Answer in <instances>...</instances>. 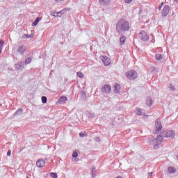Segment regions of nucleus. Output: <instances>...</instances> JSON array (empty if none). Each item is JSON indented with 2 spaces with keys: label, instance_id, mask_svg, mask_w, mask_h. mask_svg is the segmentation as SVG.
<instances>
[{
  "label": "nucleus",
  "instance_id": "nucleus-1",
  "mask_svg": "<svg viewBox=\"0 0 178 178\" xmlns=\"http://www.w3.org/2000/svg\"><path fill=\"white\" fill-rule=\"evenodd\" d=\"M116 31L119 35L130 31V22L123 19H120L116 24Z\"/></svg>",
  "mask_w": 178,
  "mask_h": 178
},
{
  "label": "nucleus",
  "instance_id": "nucleus-2",
  "mask_svg": "<svg viewBox=\"0 0 178 178\" xmlns=\"http://www.w3.org/2000/svg\"><path fill=\"white\" fill-rule=\"evenodd\" d=\"M126 77L128 79V80H136L137 77H138L137 72L134 70H130L125 73Z\"/></svg>",
  "mask_w": 178,
  "mask_h": 178
},
{
  "label": "nucleus",
  "instance_id": "nucleus-3",
  "mask_svg": "<svg viewBox=\"0 0 178 178\" xmlns=\"http://www.w3.org/2000/svg\"><path fill=\"white\" fill-rule=\"evenodd\" d=\"M155 125H156V127L153 130V134H159V131L162 130V123H161V120L156 119L155 121Z\"/></svg>",
  "mask_w": 178,
  "mask_h": 178
},
{
  "label": "nucleus",
  "instance_id": "nucleus-4",
  "mask_svg": "<svg viewBox=\"0 0 178 178\" xmlns=\"http://www.w3.org/2000/svg\"><path fill=\"white\" fill-rule=\"evenodd\" d=\"M162 136L165 138H168L169 137L170 138H175V136H176V133H175V131L173 130H166L162 132Z\"/></svg>",
  "mask_w": 178,
  "mask_h": 178
},
{
  "label": "nucleus",
  "instance_id": "nucleus-5",
  "mask_svg": "<svg viewBox=\"0 0 178 178\" xmlns=\"http://www.w3.org/2000/svg\"><path fill=\"white\" fill-rule=\"evenodd\" d=\"M139 38L142 41H148V40H149V35H148V33H147V32H145L144 31H141L139 33Z\"/></svg>",
  "mask_w": 178,
  "mask_h": 178
},
{
  "label": "nucleus",
  "instance_id": "nucleus-6",
  "mask_svg": "<svg viewBox=\"0 0 178 178\" xmlns=\"http://www.w3.org/2000/svg\"><path fill=\"white\" fill-rule=\"evenodd\" d=\"M26 51H27V47L24 45L19 46L17 49V52H18V54L22 56L24 55V52H26Z\"/></svg>",
  "mask_w": 178,
  "mask_h": 178
},
{
  "label": "nucleus",
  "instance_id": "nucleus-7",
  "mask_svg": "<svg viewBox=\"0 0 178 178\" xmlns=\"http://www.w3.org/2000/svg\"><path fill=\"white\" fill-rule=\"evenodd\" d=\"M170 12V7L169 6L166 5L164 6L161 15L163 17H166L168 15H169V13Z\"/></svg>",
  "mask_w": 178,
  "mask_h": 178
},
{
  "label": "nucleus",
  "instance_id": "nucleus-8",
  "mask_svg": "<svg viewBox=\"0 0 178 178\" xmlns=\"http://www.w3.org/2000/svg\"><path fill=\"white\" fill-rule=\"evenodd\" d=\"M100 60H102V62H103V65H104V66H109L111 61L109 60V58H108V57L101 56Z\"/></svg>",
  "mask_w": 178,
  "mask_h": 178
},
{
  "label": "nucleus",
  "instance_id": "nucleus-9",
  "mask_svg": "<svg viewBox=\"0 0 178 178\" xmlns=\"http://www.w3.org/2000/svg\"><path fill=\"white\" fill-rule=\"evenodd\" d=\"M111 91V86L108 84H105L103 87H102V92H105V94H109Z\"/></svg>",
  "mask_w": 178,
  "mask_h": 178
},
{
  "label": "nucleus",
  "instance_id": "nucleus-10",
  "mask_svg": "<svg viewBox=\"0 0 178 178\" xmlns=\"http://www.w3.org/2000/svg\"><path fill=\"white\" fill-rule=\"evenodd\" d=\"M15 67L17 70H23L24 69V63L19 62L15 65Z\"/></svg>",
  "mask_w": 178,
  "mask_h": 178
},
{
  "label": "nucleus",
  "instance_id": "nucleus-11",
  "mask_svg": "<svg viewBox=\"0 0 178 178\" xmlns=\"http://www.w3.org/2000/svg\"><path fill=\"white\" fill-rule=\"evenodd\" d=\"M22 113H23V109L18 108L15 111V113L10 116V119H15V116H20V115H22Z\"/></svg>",
  "mask_w": 178,
  "mask_h": 178
},
{
  "label": "nucleus",
  "instance_id": "nucleus-12",
  "mask_svg": "<svg viewBox=\"0 0 178 178\" xmlns=\"http://www.w3.org/2000/svg\"><path fill=\"white\" fill-rule=\"evenodd\" d=\"M66 10H67L69 12V11H70V8H65L63 9L62 10L56 13L57 15H56V17H62V15H65V12H66Z\"/></svg>",
  "mask_w": 178,
  "mask_h": 178
},
{
  "label": "nucleus",
  "instance_id": "nucleus-13",
  "mask_svg": "<svg viewBox=\"0 0 178 178\" xmlns=\"http://www.w3.org/2000/svg\"><path fill=\"white\" fill-rule=\"evenodd\" d=\"M36 166H38V168H43V166H45V161L43 159H39L36 162Z\"/></svg>",
  "mask_w": 178,
  "mask_h": 178
},
{
  "label": "nucleus",
  "instance_id": "nucleus-14",
  "mask_svg": "<svg viewBox=\"0 0 178 178\" xmlns=\"http://www.w3.org/2000/svg\"><path fill=\"white\" fill-rule=\"evenodd\" d=\"M120 85L119 83H115L114 85V92L115 94H119V92H120Z\"/></svg>",
  "mask_w": 178,
  "mask_h": 178
},
{
  "label": "nucleus",
  "instance_id": "nucleus-15",
  "mask_svg": "<svg viewBox=\"0 0 178 178\" xmlns=\"http://www.w3.org/2000/svg\"><path fill=\"white\" fill-rule=\"evenodd\" d=\"M154 100L150 97H148L146 99V105L149 107L152 106Z\"/></svg>",
  "mask_w": 178,
  "mask_h": 178
},
{
  "label": "nucleus",
  "instance_id": "nucleus-16",
  "mask_svg": "<svg viewBox=\"0 0 178 178\" xmlns=\"http://www.w3.org/2000/svg\"><path fill=\"white\" fill-rule=\"evenodd\" d=\"M126 40H127V38H126L125 35H122L120 38V47L124 45L126 42Z\"/></svg>",
  "mask_w": 178,
  "mask_h": 178
},
{
  "label": "nucleus",
  "instance_id": "nucleus-17",
  "mask_svg": "<svg viewBox=\"0 0 178 178\" xmlns=\"http://www.w3.org/2000/svg\"><path fill=\"white\" fill-rule=\"evenodd\" d=\"M163 138H165V136H163L162 135V132L160 135L157 136L156 139L152 140V141H157L159 143H162V141L163 140Z\"/></svg>",
  "mask_w": 178,
  "mask_h": 178
},
{
  "label": "nucleus",
  "instance_id": "nucleus-18",
  "mask_svg": "<svg viewBox=\"0 0 178 178\" xmlns=\"http://www.w3.org/2000/svg\"><path fill=\"white\" fill-rule=\"evenodd\" d=\"M66 101H67V97L66 96H62L59 98L57 102L60 104H65Z\"/></svg>",
  "mask_w": 178,
  "mask_h": 178
},
{
  "label": "nucleus",
  "instance_id": "nucleus-19",
  "mask_svg": "<svg viewBox=\"0 0 178 178\" xmlns=\"http://www.w3.org/2000/svg\"><path fill=\"white\" fill-rule=\"evenodd\" d=\"M168 171L169 172V173L172 174V173H176V172H177V170H176V168L175 167L169 166L168 168Z\"/></svg>",
  "mask_w": 178,
  "mask_h": 178
},
{
  "label": "nucleus",
  "instance_id": "nucleus-20",
  "mask_svg": "<svg viewBox=\"0 0 178 178\" xmlns=\"http://www.w3.org/2000/svg\"><path fill=\"white\" fill-rule=\"evenodd\" d=\"M80 99L82 101H86V99H87V95H86V92L84 90L81 92V96H80Z\"/></svg>",
  "mask_w": 178,
  "mask_h": 178
},
{
  "label": "nucleus",
  "instance_id": "nucleus-21",
  "mask_svg": "<svg viewBox=\"0 0 178 178\" xmlns=\"http://www.w3.org/2000/svg\"><path fill=\"white\" fill-rule=\"evenodd\" d=\"M41 20V18L40 17H37L35 20L32 23V27H35L38 23H40V21Z\"/></svg>",
  "mask_w": 178,
  "mask_h": 178
},
{
  "label": "nucleus",
  "instance_id": "nucleus-22",
  "mask_svg": "<svg viewBox=\"0 0 178 178\" xmlns=\"http://www.w3.org/2000/svg\"><path fill=\"white\" fill-rule=\"evenodd\" d=\"M100 5H108L111 2V0H99Z\"/></svg>",
  "mask_w": 178,
  "mask_h": 178
},
{
  "label": "nucleus",
  "instance_id": "nucleus-23",
  "mask_svg": "<svg viewBox=\"0 0 178 178\" xmlns=\"http://www.w3.org/2000/svg\"><path fill=\"white\" fill-rule=\"evenodd\" d=\"M162 54H156L155 55V58L156 59V60H162Z\"/></svg>",
  "mask_w": 178,
  "mask_h": 178
},
{
  "label": "nucleus",
  "instance_id": "nucleus-24",
  "mask_svg": "<svg viewBox=\"0 0 178 178\" xmlns=\"http://www.w3.org/2000/svg\"><path fill=\"white\" fill-rule=\"evenodd\" d=\"M5 42L2 40H0V54H2V47H3Z\"/></svg>",
  "mask_w": 178,
  "mask_h": 178
},
{
  "label": "nucleus",
  "instance_id": "nucleus-25",
  "mask_svg": "<svg viewBox=\"0 0 178 178\" xmlns=\"http://www.w3.org/2000/svg\"><path fill=\"white\" fill-rule=\"evenodd\" d=\"M33 60V59L31 58V57H29L25 60V63L26 65H29L30 63H31V61Z\"/></svg>",
  "mask_w": 178,
  "mask_h": 178
},
{
  "label": "nucleus",
  "instance_id": "nucleus-26",
  "mask_svg": "<svg viewBox=\"0 0 178 178\" xmlns=\"http://www.w3.org/2000/svg\"><path fill=\"white\" fill-rule=\"evenodd\" d=\"M168 88H170V90L171 91H175L176 90V88L175 87V86L172 85V84H170L168 86Z\"/></svg>",
  "mask_w": 178,
  "mask_h": 178
},
{
  "label": "nucleus",
  "instance_id": "nucleus-27",
  "mask_svg": "<svg viewBox=\"0 0 178 178\" xmlns=\"http://www.w3.org/2000/svg\"><path fill=\"white\" fill-rule=\"evenodd\" d=\"M42 104H47V97H45V96L42 97Z\"/></svg>",
  "mask_w": 178,
  "mask_h": 178
},
{
  "label": "nucleus",
  "instance_id": "nucleus-28",
  "mask_svg": "<svg viewBox=\"0 0 178 178\" xmlns=\"http://www.w3.org/2000/svg\"><path fill=\"white\" fill-rule=\"evenodd\" d=\"M50 176L52 178H58V174H56V172H50Z\"/></svg>",
  "mask_w": 178,
  "mask_h": 178
},
{
  "label": "nucleus",
  "instance_id": "nucleus-29",
  "mask_svg": "<svg viewBox=\"0 0 178 178\" xmlns=\"http://www.w3.org/2000/svg\"><path fill=\"white\" fill-rule=\"evenodd\" d=\"M77 76L79 77V79H83V77H84V74L80 72H77Z\"/></svg>",
  "mask_w": 178,
  "mask_h": 178
},
{
  "label": "nucleus",
  "instance_id": "nucleus-30",
  "mask_svg": "<svg viewBox=\"0 0 178 178\" xmlns=\"http://www.w3.org/2000/svg\"><path fill=\"white\" fill-rule=\"evenodd\" d=\"M88 134L86 132H81L79 133V136L81 137H87Z\"/></svg>",
  "mask_w": 178,
  "mask_h": 178
},
{
  "label": "nucleus",
  "instance_id": "nucleus-31",
  "mask_svg": "<svg viewBox=\"0 0 178 178\" xmlns=\"http://www.w3.org/2000/svg\"><path fill=\"white\" fill-rule=\"evenodd\" d=\"M21 38L24 39V38H30L29 34H24L22 35Z\"/></svg>",
  "mask_w": 178,
  "mask_h": 178
},
{
  "label": "nucleus",
  "instance_id": "nucleus-32",
  "mask_svg": "<svg viewBox=\"0 0 178 178\" xmlns=\"http://www.w3.org/2000/svg\"><path fill=\"white\" fill-rule=\"evenodd\" d=\"M72 156V158H77V156H79V154L77 152H74Z\"/></svg>",
  "mask_w": 178,
  "mask_h": 178
},
{
  "label": "nucleus",
  "instance_id": "nucleus-33",
  "mask_svg": "<svg viewBox=\"0 0 178 178\" xmlns=\"http://www.w3.org/2000/svg\"><path fill=\"white\" fill-rule=\"evenodd\" d=\"M95 141L96 143H99L101 141V139L99 138V137H95Z\"/></svg>",
  "mask_w": 178,
  "mask_h": 178
},
{
  "label": "nucleus",
  "instance_id": "nucleus-34",
  "mask_svg": "<svg viewBox=\"0 0 178 178\" xmlns=\"http://www.w3.org/2000/svg\"><path fill=\"white\" fill-rule=\"evenodd\" d=\"M154 149H158V148H159V145L157 143V144H155L154 145Z\"/></svg>",
  "mask_w": 178,
  "mask_h": 178
},
{
  "label": "nucleus",
  "instance_id": "nucleus-35",
  "mask_svg": "<svg viewBox=\"0 0 178 178\" xmlns=\"http://www.w3.org/2000/svg\"><path fill=\"white\" fill-rule=\"evenodd\" d=\"M150 70L152 73H154V72H155V67L154 66L150 67Z\"/></svg>",
  "mask_w": 178,
  "mask_h": 178
},
{
  "label": "nucleus",
  "instance_id": "nucleus-36",
  "mask_svg": "<svg viewBox=\"0 0 178 178\" xmlns=\"http://www.w3.org/2000/svg\"><path fill=\"white\" fill-rule=\"evenodd\" d=\"M12 154V151L10 149H9L8 152H7V156H10Z\"/></svg>",
  "mask_w": 178,
  "mask_h": 178
},
{
  "label": "nucleus",
  "instance_id": "nucleus-37",
  "mask_svg": "<svg viewBox=\"0 0 178 178\" xmlns=\"http://www.w3.org/2000/svg\"><path fill=\"white\" fill-rule=\"evenodd\" d=\"M125 3H131L133 2V0H124Z\"/></svg>",
  "mask_w": 178,
  "mask_h": 178
},
{
  "label": "nucleus",
  "instance_id": "nucleus-38",
  "mask_svg": "<svg viewBox=\"0 0 178 178\" xmlns=\"http://www.w3.org/2000/svg\"><path fill=\"white\" fill-rule=\"evenodd\" d=\"M136 115H141V111L140 109L137 110Z\"/></svg>",
  "mask_w": 178,
  "mask_h": 178
},
{
  "label": "nucleus",
  "instance_id": "nucleus-39",
  "mask_svg": "<svg viewBox=\"0 0 178 178\" xmlns=\"http://www.w3.org/2000/svg\"><path fill=\"white\" fill-rule=\"evenodd\" d=\"M62 1H65V0H54V1L57 2V3L62 2Z\"/></svg>",
  "mask_w": 178,
  "mask_h": 178
},
{
  "label": "nucleus",
  "instance_id": "nucleus-40",
  "mask_svg": "<svg viewBox=\"0 0 178 178\" xmlns=\"http://www.w3.org/2000/svg\"><path fill=\"white\" fill-rule=\"evenodd\" d=\"M96 176L95 174H94V169L92 170V177L94 178V177Z\"/></svg>",
  "mask_w": 178,
  "mask_h": 178
},
{
  "label": "nucleus",
  "instance_id": "nucleus-41",
  "mask_svg": "<svg viewBox=\"0 0 178 178\" xmlns=\"http://www.w3.org/2000/svg\"><path fill=\"white\" fill-rule=\"evenodd\" d=\"M33 37H34V34L29 35V38H33Z\"/></svg>",
  "mask_w": 178,
  "mask_h": 178
},
{
  "label": "nucleus",
  "instance_id": "nucleus-42",
  "mask_svg": "<svg viewBox=\"0 0 178 178\" xmlns=\"http://www.w3.org/2000/svg\"><path fill=\"white\" fill-rule=\"evenodd\" d=\"M152 173H154V172H149V173H148V175H149V176H152Z\"/></svg>",
  "mask_w": 178,
  "mask_h": 178
},
{
  "label": "nucleus",
  "instance_id": "nucleus-43",
  "mask_svg": "<svg viewBox=\"0 0 178 178\" xmlns=\"http://www.w3.org/2000/svg\"><path fill=\"white\" fill-rule=\"evenodd\" d=\"M161 8H162V6H159V10H161Z\"/></svg>",
  "mask_w": 178,
  "mask_h": 178
},
{
  "label": "nucleus",
  "instance_id": "nucleus-44",
  "mask_svg": "<svg viewBox=\"0 0 178 178\" xmlns=\"http://www.w3.org/2000/svg\"><path fill=\"white\" fill-rule=\"evenodd\" d=\"M115 178H122V177L120 176H118V177H116Z\"/></svg>",
  "mask_w": 178,
  "mask_h": 178
},
{
  "label": "nucleus",
  "instance_id": "nucleus-45",
  "mask_svg": "<svg viewBox=\"0 0 178 178\" xmlns=\"http://www.w3.org/2000/svg\"><path fill=\"white\" fill-rule=\"evenodd\" d=\"M175 2H177V3H178V0H174Z\"/></svg>",
  "mask_w": 178,
  "mask_h": 178
},
{
  "label": "nucleus",
  "instance_id": "nucleus-46",
  "mask_svg": "<svg viewBox=\"0 0 178 178\" xmlns=\"http://www.w3.org/2000/svg\"><path fill=\"white\" fill-rule=\"evenodd\" d=\"M163 2H162V3H161V6L162 7V6H163Z\"/></svg>",
  "mask_w": 178,
  "mask_h": 178
},
{
  "label": "nucleus",
  "instance_id": "nucleus-47",
  "mask_svg": "<svg viewBox=\"0 0 178 178\" xmlns=\"http://www.w3.org/2000/svg\"><path fill=\"white\" fill-rule=\"evenodd\" d=\"M173 15H175V13H174V12H172V16H173Z\"/></svg>",
  "mask_w": 178,
  "mask_h": 178
},
{
  "label": "nucleus",
  "instance_id": "nucleus-48",
  "mask_svg": "<svg viewBox=\"0 0 178 178\" xmlns=\"http://www.w3.org/2000/svg\"><path fill=\"white\" fill-rule=\"evenodd\" d=\"M154 41H155V40H154V41H153V40H152V41H151V42H154Z\"/></svg>",
  "mask_w": 178,
  "mask_h": 178
},
{
  "label": "nucleus",
  "instance_id": "nucleus-49",
  "mask_svg": "<svg viewBox=\"0 0 178 178\" xmlns=\"http://www.w3.org/2000/svg\"><path fill=\"white\" fill-rule=\"evenodd\" d=\"M75 161H76V162H77V160H76V159H75Z\"/></svg>",
  "mask_w": 178,
  "mask_h": 178
}]
</instances>
